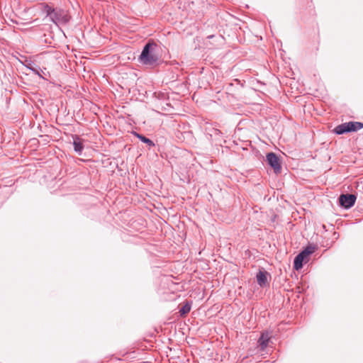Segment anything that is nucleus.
I'll return each instance as SVG.
<instances>
[{"label":"nucleus","instance_id":"f257e3e1","mask_svg":"<svg viewBox=\"0 0 363 363\" xmlns=\"http://www.w3.org/2000/svg\"><path fill=\"white\" fill-rule=\"evenodd\" d=\"M43 11L46 13L50 21L57 25L66 24L70 20L67 11L60 8H52L48 4H45Z\"/></svg>","mask_w":363,"mask_h":363},{"label":"nucleus","instance_id":"1a4fd4ad","mask_svg":"<svg viewBox=\"0 0 363 363\" xmlns=\"http://www.w3.org/2000/svg\"><path fill=\"white\" fill-rule=\"evenodd\" d=\"M307 259L300 252L294 259V268L296 270H298L303 267V262H306Z\"/></svg>","mask_w":363,"mask_h":363},{"label":"nucleus","instance_id":"9b49d317","mask_svg":"<svg viewBox=\"0 0 363 363\" xmlns=\"http://www.w3.org/2000/svg\"><path fill=\"white\" fill-rule=\"evenodd\" d=\"M191 304L189 302H186L179 310V313L181 316H184L187 313H189L191 311Z\"/></svg>","mask_w":363,"mask_h":363},{"label":"nucleus","instance_id":"423d86ee","mask_svg":"<svg viewBox=\"0 0 363 363\" xmlns=\"http://www.w3.org/2000/svg\"><path fill=\"white\" fill-rule=\"evenodd\" d=\"M270 337V334L267 331L263 332L261 334L257 341L258 346L260 347L261 350H264L266 347L268 346Z\"/></svg>","mask_w":363,"mask_h":363},{"label":"nucleus","instance_id":"f8f14e48","mask_svg":"<svg viewBox=\"0 0 363 363\" xmlns=\"http://www.w3.org/2000/svg\"><path fill=\"white\" fill-rule=\"evenodd\" d=\"M136 135L142 142L146 143L148 146H150V147L155 146V143L150 139L146 138L145 136H144L143 135H140L138 133H136Z\"/></svg>","mask_w":363,"mask_h":363},{"label":"nucleus","instance_id":"6e6552de","mask_svg":"<svg viewBox=\"0 0 363 363\" xmlns=\"http://www.w3.org/2000/svg\"><path fill=\"white\" fill-rule=\"evenodd\" d=\"M73 138V145H74V150L76 152H77L79 155H81L83 150H84V145L82 139L79 138V136L77 135H72Z\"/></svg>","mask_w":363,"mask_h":363},{"label":"nucleus","instance_id":"f03ea898","mask_svg":"<svg viewBox=\"0 0 363 363\" xmlns=\"http://www.w3.org/2000/svg\"><path fill=\"white\" fill-rule=\"evenodd\" d=\"M157 47L155 43H147L139 57L140 62L145 65H155L157 63L158 57L155 54L154 50Z\"/></svg>","mask_w":363,"mask_h":363},{"label":"nucleus","instance_id":"39448f33","mask_svg":"<svg viewBox=\"0 0 363 363\" xmlns=\"http://www.w3.org/2000/svg\"><path fill=\"white\" fill-rule=\"evenodd\" d=\"M356 196L354 194H341L339 197L340 204L345 208H350L354 206Z\"/></svg>","mask_w":363,"mask_h":363},{"label":"nucleus","instance_id":"9d476101","mask_svg":"<svg viewBox=\"0 0 363 363\" xmlns=\"http://www.w3.org/2000/svg\"><path fill=\"white\" fill-rule=\"evenodd\" d=\"M316 250V247L315 245H308L301 252V253L303 255V257L308 259V257L313 254Z\"/></svg>","mask_w":363,"mask_h":363},{"label":"nucleus","instance_id":"4468645a","mask_svg":"<svg viewBox=\"0 0 363 363\" xmlns=\"http://www.w3.org/2000/svg\"><path fill=\"white\" fill-rule=\"evenodd\" d=\"M27 67H28L29 69H30V68H34V66H33L32 64H30H30H28V65H27Z\"/></svg>","mask_w":363,"mask_h":363},{"label":"nucleus","instance_id":"20e7f679","mask_svg":"<svg viewBox=\"0 0 363 363\" xmlns=\"http://www.w3.org/2000/svg\"><path fill=\"white\" fill-rule=\"evenodd\" d=\"M268 164L273 168L276 174L281 172V167L280 164L279 159L274 152H269L266 156Z\"/></svg>","mask_w":363,"mask_h":363},{"label":"nucleus","instance_id":"0eeeda50","mask_svg":"<svg viewBox=\"0 0 363 363\" xmlns=\"http://www.w3.org/2000/svg\"><path fill=\"white\" fill-rule=\"evenodd\" d=\"M268 272L266 271L259 270L257 274L256 278L257 284L261 286H265L267 284Z\"/></svg>","mask_w":363,"mask_h":363},{"label":"nucleus","instance_id":"ddd939ff","mask_svg":"<svg viewBox=\"0 0 363 363\" xmlns=\"http://www.w3.org/2000/svg\"><path fill=\"white\" fill-rule=\"evenodd\" d=\"M30 70L35 74L41 77L40 71V68L39 67H34V68H30Z\"/></svg>","mask_w":363,"mask_h":363},{"label":"nucleus","instance_id":"7ed1b4c3","mask_svg":"<svg viewBox=\"0 0 363 363\" xmlns=\"http://www.w3.org/2000/svg\"><path fill=\"white\" fill-rule=\"evenodd\" d=\"M362 128H363V123L350 121L336 126L334 129V133L337 135H342L350 132H356Z\"/></svg>","mask_w":363,"mask_h":363}]
</instances>
